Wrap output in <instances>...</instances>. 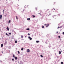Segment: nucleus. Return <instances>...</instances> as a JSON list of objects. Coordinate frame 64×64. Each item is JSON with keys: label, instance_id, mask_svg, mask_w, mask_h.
<instances>
[{"label": "nucleus", "instance_id": "obj_1", "mask_svg": "<svg viewBox=\"0 0 64 64\" xmlns=\"http://www.w3.org/2000/svg\"><path fill=\"white\" fill-rule=\"evenodd\" d=\"M28 38L30 39V40H32V38H31V37H30V36H28Z\"/></svg>", "mask_w": 64, "mask_h": 64}, {"label": "nucleus", "instance_id": "obj_2", "mask_svg": "<svg viewBox=\"0 0 64 64\" xmlns=\"http://www.w3.org/2000/svg\"><path fill=\"white\" fill-rule=\"evenodd\" d=\"M6 29H7L8 31H9V28H8V26H7V28H6Z\"/></svg>", "mask_w": 64, "mask_h": 64}, {"label": "nucleus", "instance_id": "obj_3", "mask_svg": "<svg viewBox=\"0 0 64 64\" xmlns=\"http://www.w3.org/2000/svg\"><path fill=\"white\" fill-rule=\"evenodd\" d=\"M27 51L28 52H30V50H29V49H28Z\"/></svg>", "mask_w": 64, "mask_h": 64}, {"label": "nucleus", "instance_id": "obj_4", "mask_svg": "<svg viewBox=\"0 0 64 64\" xmlns=\"http://www.w3.org/2000/svg\"><path fill=\"white\" fill-rule=\"evenodd\" d=\"M62 28V26H60V27H59V26H58V29H59L58 28Z\"/></svg>", "mask_w": 64, "mask_h": 64}, {"label": "nucleus", "instance_id": "obj_5", "mask_svg": "<svg viewBox=\"0 0 64 64\" xmlns=\"http://www.w3.org/2000/svg\"><path fill=\"white\" fill-rule=\"evenodd\" d=\"M17 57L16 56L14 58V59L15 60H17Z\"/></svg>", "mask_w": 64, "mask_h": 64}, {"label": "nucleus", "instance_id": "obj_6", "mask_svg": "<svg viewBox=\"0 0 64 64\" xmlns=\"http://www.w3.org/2000/svg\"><path fill=\"white\" fill-rule=\"evenodd\" d=\"M1 47H3V44H1Z\"/></svg>", "mask_w": 64, "mask_h": 64}, {"label": "nucleus", "instance_id": "obj_7", "mask_svg": "<svg viewBox=\"0 0 64 64\" xmlns=\"http://www.w3.org/2000/svg\"><path fill=\"white\" fill-rule=\"evenodd\" d=\"M39 41L37 40L36 41V43H39Z\"/></svg>", "mask_w": 64, "mask_h": 64}, {"label": "nucleus", "instance_id": "obj_8", "mask_svg": "<svg viewBox=\"0 0 64 64\" xmlns=\"http://www.w3.org/2000/svg\"><path fill=\"white\" fill-rule=\"evenodd\" d=\"M6 35H7V36H9V34H7V33H6Z\"/></svg>", "mask_w": 64, "mask_h": 64}, {"label": "nucleus", "instance_id": "obj_9", "mask_svg": "<svg viewBox=\"0 0 64 64\" xmlns=\"http://www.w3.org/2000/svg\"><path fill=\"white\" fill-rule=\"evenodd\" d=\"M57 16H54V17L55 18V17H57Z\"/></svg>", "mask_w": 64, "mask_h": 64}, {"label": "nucleus", "instance_id": "obj_10", "mask_svg": "<svg viewBox=\"0 0 64 64\" xmlns=\"http://www.w3.org/2000/svg\"><path fill=\"white\" fill-rule=\"evenodd\" d=\"M59 54H61V52L60 51H59Z\"/></svg>", "mask_w": 64, "mask_h": 64}, {"label": "nucleus", "instance_id": "obj_11", "mask_svg": "<svg viewBox=\"0 0 64 64\" xmlns=\"http://www.w3.org/2000/svg\"><path fill=\"white\" fill-rule=\"evenodd\" d=\"M28 20H30V18H28L27 19Z\"/></svg>", "mask_w": 64, "mask_h": 64}, {"label": "nucleus", "instance_id": "obj_12", "mask_svg": "<svg viewBox=\"0 0 64 64\" xmlns=\"http://www.w3.org/2000/svg\"><path fill=\"white\" fill-rule=\"evenodd\" d=\"M30 30V29L29 28H28L26 29V30Z\"/></svg>", "mask_w": 64, "mask_h": 64}, {"label": "nucleus", "instance_id": "obj_13", "mask_svg": "<svg viewBox=\"0 0 64 64\" xmlns=\"http://www.w3.org/2000/svg\"><path fill=\"white\" fill-rule=\"evenodd\" d=\"M40 57H43V56L42 55H40Z\"/></svg>", "mask_w": 64, "mask_h": 64}, {"label": "nucleus", "instance_id": "obj_14", "mask_svg": "<svg viewBox=\"0 0 64 64\" xmlns=\"http://www.w3.org/2000/svg\"><path fill=\"white\" fill-rule=\"evenodd\" d=\"M32 17L33 18H34V17H35V16H34L33 15L32 16Z\"/></svg>", "mask_w": 64, "mask_h": 64}, {"label": "nucleus", "instance_id": "obj_15", "mask_svg": "<svg viewBox=\"0 0 64 64\" xmlns=\"http://www.w3.org/2000/svg\"><path fill=\"white\" fill-rule=\"evenodd\" d=\"M24 48H22L21 49V50L22 51V50H23Z\"/></svg>", "mask_w": 64, "mask_h": 64}, {"label": "nucleus", "instance_id": "obj_16", "mask_svg": "<svg viewBox=\"0 0 64 64\" xmlns=\"http://www.w3.org/2000/svg\"><path fill=\"white\" fill-rule=\"evenodd\" d=\"M0 17H2V15H0Z\"/></svg>", "mask_w": 64, "mask_h": 64}, {"label": "nucleus", "instance_id": "obj_17", "mask_svg": "<svg viewBox=\"0 0 64 64\" xmlns=\"http://www.w3.org/2000/svg\"><path fill=\"white\" fill-rule=\"evenodd\" d=\"M13 57L14 58H15V56L14 55H13Z\"/></svg>", "mask_w": 64, "mask_h": 64}, {"label": "nucleus", "instance_id": "obj_18", "mask_svg": "<svg viewBox=\"0 0 64 64\" xmlns=\"http://www.w3.org/2000/svg\"><path fill=\"white\" fill-rule=\"evenodd\" d=\"M8 22L9 23H10V22H11L10 20H9L8 21Z\"/></svg>", "mask_w": 64, "mask_h": 64}, {"label": "nucleus", "instance_id": "obj_19", "mask_svg": "<svg viewBox=\"0 0 64 64\" xmlns=\"http://www.w3.org/2000/svg\"><path fill=\"white\" fill-rule=\"evenodd\" d=\"M18 54H20V52H19V51H18Z\"/></svg>", "mask_w": 64, "mask_h": 64}, {"label": "nucleus", "instance_id": "obj_20", "mask_svg": "<svg viewBox=\"0 0 64 64\" xmlns=\"http://www.w3.org/2000/svg\"><path fill=\"white\" fill-rule=\"evenodd\" d=\"M49 24H48V26H46V27L47 28V27H48V26H49Z\"/></svg>", "mask_w": 64, "mask_h": 64}, {"label": "nucleus", "instance_id": "obj_21", "mask_svg": "<svg viewBox=\"0 0 64 64\" xmlns=\"http://www.w3.org/2000/svg\"><path fill=\"white\" fill-rule=\"evenodd\" d=\"M42 28H44V26H42Z\"/></svg>", "mask_w": 64, "mask_h": 64}, {"label": "nucleus", "instance_id": "obj_22", "mask_svg": "<svg viewBox=\"0 0 64 64\" xmlns=\"http://www.w3.org/2000/svg\"><path fill=\"white\" fill-rule=\"evenodd\" d=\"M61 64H63V62H61Z\"/></svg>", "mask_w": 64, "mask_h": 64}, {"label": "nucleus", "instance_id": "obj_23", "mask_svg": "<svg viewBox=\"0 0 64 64\" xmlns=\"http://www.w3.org/2000/svg\"><path fill=\"white\" fill-rule=\"evenodd\" d=\"M12 61H14V58H12Z\"/></svg>", "mask_w": 64, "mask_h": 64}, {"label": "nucleus", "instance_id": "obj_24", "mask_svg": "<svg viewBox=\"0 0 64 64\" xmlns=\"http://www.w3.org/2000/svg\"><path fill=\"white\" fill-rule=\"evenodd\" d=\"M15 43H17V41L16 40L15 41Z\"/></svg>", "mask_w": 64, "mask_h": 64}, {"label": "nucleus", "instance_id": "obj_25", "mask_svg": "<svg viewBox=\"0 0 64 64\" xmlns=\"http://www.w3.org/2000/svg\"><path fill=\"white\" fill-rule=\"evenodd\" d=\"M21 37L22 38H23V36H21Z\"/></svg>", "mask_w": 64, "mask_h": 64}, {"label": "nucleus", "instance_id": "obj_26", "mask_svg": "<svg viewBox=\"0 0 64 64\" xmlns=\"http://www.w3.org/2000/svg\"><path fill=\"white\" fill-rule=\"evenodd\" d=\"M2 18V17H0V19H1Z\"/></svg>", "mask_w": 64, "mask_h": 64}, {"label": "nucleus", "instance_id": "obj_27", "mask_svg": "<svg viewBox=\"0 0 64 64\" xmlns=\"http://www.w3.org/2000/svg\"><path fill=\"white\" fill-rule=\"evenodd\" d=\"M28 35H30V34H28Z\"/></svg>", "mask_w": 64, "mask_h": 64}, {"label": "nucleus", "instance_id": "obj_28", "mask_svg": "<svg viewBox=\"0 0 64 64\" xmlns=\"http://www.w3.org/2000/svg\"><path fill=\"white\" fill-rule=\"evenodd\" d=\"M9 34L10 35H11V33H9Z\"/></svg>", "mask_w": 64, "mask_h": 64}, {"label": "nucleus", "instance_id": "obj_29", "mask_svg": "<svg viewBox=\"0 0 64 64\" xmlns=\"http://www.w3.org/2000/svg\"><path fill=\"white\" fill-rule=\"evenodd\" d=\"M58 38H60V36H58Z\"/></svg>", "mask_w": 64, "mask_h": 64}, {"label": "nucleus", "instance_id": "obj_30", "mask_svg": "<svg viewBox=\"0 0 64 64\" xmlns=\"http://www.w3.org/2000/svg\"><path fill=\"white\" fill-rule=\"evenodd\" d=\"M4 10H3V13H4Z\"/></svg>", "mask_w": 64, "mask_h": 64}, {"label": "nucleus", "instance_id": "obj_31", "mask_svg": "<svg viewBox=\"0 0 64 64\" xmlns=\"http://www.w3.org/2000/svg\"><path fill=\"white\" fill-rule=\"evenodd\" d=\"M16 19L17 20H18V18H16Z\"/></svg>", "mask_w": 64, "mask_h": 64}, {"label": "nucleus", "instance_id": "obj_32", "mask_svg": "<svg viewBox=\"0 0 64 64\" xmlns=\"http://www.w3.org/2000/svg\"><path fill=\"white\" fill-rule=\"evenodd\" d=\"M62 34H64V32H63Z\"/></svg>", "mask_w": 64, "mask_h": 64}, {"label": "nucleus", "instance_id": "obj_33", "mask_svg": "<svg viewBox=\"0 0 64 64\" xmlns=\"http://www.w3.org/2000/svg\"><path fill=\"white\" fill-rule=\"evenodd\" d=\"M54 4H55V2H54Z\"/></svg>", "mask_w": 64, "mask_h": 64}, {"label": "nucleus", "instance_id": "obj_34", "mask_svg": "<svg viewBox=\"0 0 64 64\" xmlns=\"http://www.w3.org/2000/svg\"><path fill=\"white\" fill-rule=\"evenodd\" d=\"M56 33H58V32H57Z\"/></svg>", "mask_w": 64, "mask_h": 64}, {"label": "nucleus", "instance_id": "obj_35", "mask_svg": "<svg viewBox=\"0 0 64 64\" xmlns=\"http://www.w3.org/2000/svg\"><path fill=\"white\" fill-rule=\"evenodd\" d=\"M16 18H18L17 16H16Z\"/></svg>", "mask_w": 64, "mask_h": 64}, {"label": "nucleus", "instance_id": "obj_36", "mask_svg": "<svg viewBox=\"0 0 64 64\" xmlns=\"http://www.w3.org/2000/svg\"><path fill=\"white\" fill-rule=\"evenodd\" d=\"M46 24H44V26H46Z\"/></svg>", "mask_w": 64, "mask_h": 64}, {"label": "nucleus", "instance_id": "obj_37", "mask_svg": "<svg viewBox=\"0 0 64 64\" xmlns=\"http://www.w3.org/2000/svg\"><path fill=\"white\" fill-rule=\"evenodd\" d=\"M32 36H33V35H32Z\"/></svg>", "mask_w": 64, "mask_h": 64}, {"label": "nucleus", "instance_id": "obj_38", "mask_svg": "<svg viewBox=\"0 0 64 64\" xmlns=\"http://www.w3.org/2000/svg\"><path fill=\"white\" fill-rule=\"evenodd\" d=\"M23 11H24V10H23Z\"/></svg>", "mask_w": 64, "mask_h": 64}, {"label": "nucleus", "instance_id": "obj_39", "mask_svg": "<svg viewBox=\"0 0 64 64\" xmlns=\"http://www.w3.org/2000/svg\"><path fill=\"white\" fill-rule=\"evenodd\" d=\"M0 62H2V61H1V60H0Z\"/></svg>", "mask_w": 64, "mask_h": 64}, {"label": "nucleus", "instance_id": "obj_40", "mask_svg": "<svg viewBox=\"0 0 64 64\" xmlns=\"http://www.w3.org/2000/svg\"><path fill=\"white\" fill-rule=\"evenodd\" d=\"M25 37L26 38V36H25Z\"/></svg>", "mask_w": 64, "mask_h": 64}, {"label": "nucleus", "instance_id": "obj_41", "mask_svg": "<svg viewBox=\"0 0 64 64\" xmlns=\"http://www.w3.org/2000/svg\"><path fill=\"white\" fill-rule=\"evenodd\" d=\"M39 14H40V13H39Z\"/></svg>", "mask_w": 64, "mask_h": 64}, {"label": "nucleus", "instance_id": "obj_42", "mask_svg": "<svg viewBox=\"0 0 64 64\" xmlns=\"http://www.w3.org/2000/svg\"><path fill=\"white\" fill-rule=\"evenodd\" d=\"M59 15V16H60V14H59V15Z\"/></svg>", "mask_w": 64, "mask_h": 64}, {"label": "nucleus", "instance_id": "obj_43", "mask_svg": "<svg viewBox=\"0 0 64 64\" xmlns=\"http://www.w3.org/2000/svg\"><path fill=\"white\" fill-rule=\"evenodd\" d=\"M57 58H58V57H57Z\"/></svg>", "mask_w": 64, "mask_h": 64}, {"label": "nucleus", "instance_id": "obj_44", "mask_svg": "<svg viewBox=\"0 0 64 64\" xmlns=\"http://www.w3.org/2000/svg\"><path fill=\"white\" fill-rule=\"evenodd\" d=\"M54 10H55V9H54Z\"/></svg>", "mask_w": 64, "mask_h": 64}]
</instances>
